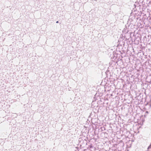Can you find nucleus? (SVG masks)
Returning a JSON list of instances; mask_svg holds the SVG:
<instances>
[{
    "mask_svg": "<svg viewBox=\"0 0 151 151\" xmlns=\"http://www.w3.org/2000/svg\"><path fill=\"white\" fill-rule=\"evenodd\" d=\"M58 21L56 22L57 23H58Z\"/></svg>",
    "mask_w": 151,
    "mask_h": 151,
    "instance_id": "1",
    "label": "nucleus"
}]
</instances>
